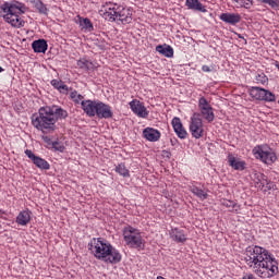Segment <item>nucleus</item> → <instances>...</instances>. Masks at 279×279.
<instances>
[{
    "label": "nucleus",
    "instance_id": "4be33fe9",
    "mask_svg": "<svg viewBox=\"0 0 279 279\" xmlns=\"http://www.w3.org/2000/svg\"><path fill=\"white\" fill-rule=\"evenodd\" d=\"M186 5L190 10H196V12H206V7H204L199 0H186Z\"/></svg>",
    "mask_w": 279,
    "mask_h": 279
},
{
    "label": "nucleus",
    "instance_id": "f704fd0d",
    "mask_svg": "<svg viewBox=\"0 0 279 279\" xmlns=\"http://www.w3.org/2000/svg\"><path fill=\"white\" fill-rule=\"evenodd\" d=\"M90 63L88 60H80L77 62V65L81 68V69H86V71H88V69H90Z\"/></svg>",
    "mask_w": 279,
    "mask_h": 279
},
{
    "label": "nucleus",
    "instance_id": "423d86ee",
    "mask_svg": "<svg viewBox=\"0 0 279 279\" xmlns=\"http://www.w3.org/2000/svg\"><path fill=\"white\" fill-rule=\"evenodd\" d=\"M123 236L129 247H133L135 250L143 247V236L141 235V231L133 227L124 228Z\"/></svg>",
    "mask_w": 279,
    "mask_h": 279
},
{
    "label": "nucleus",
    "instance_id": "39448f33",
    "mask_svg": "<svg viewBox=\"0 0 279 279\" xmlns=\"http://www.w3.org/2000/svg\"><path fill=\"white\" fill-rule=\"evenodd\" d=\"M1 10L2 12H4V21L12 25V27H23L25 25V21L21 19V14H25V12H27V7L24 3L4 2L1 5Z\"/></svg>",
    "mask_w": 279,
    "mask_h": 279
},
{
    "label": "nucleus",
    "instance_id": "b1692460",
    "mask_svg": "<svg viewBox=\"0 0 279 279\" xmlns=\"http://www.w3.org/2000/svg\"><path fill=\"white\" fill-rule=\"evenodd\" d=\"M156 51L166 58H173V48H171V46L159 45L156 47Z\"/></svg>",
    "mask_w": 279,
    "mask_h": 279
},
{
    "label": "nucleus",
    "instance_id": "0eeeda50",
    "mask_svg": "<svg viewBox=\"0 0 279 279\" xmlns=\"http://www.w3.org/2000/svg\"><path fill=\"white\" fill-rule=\"evenodd\" d=\"M190 132L193 138H202L204 136V122L202 121V114L193 113L190 122Z\"/></svg>",
    "mask_w": 279,
    "mask_h": 279
},
{
    "label": "nucleus",
    "instance_id": "bb28decb",
    "mask_svg": "<svg viewBox=\"0 0 279 279\" xmlns=\"http://www.w3.org/2000/svg\"><path fill=\"white\" fill-rule=\"evenodd\" d=\"M201 117H203V119H205V121H207L208 123H213L215 121V111L213 110V108L207 109V110H203L201 111Z\"/></svg>",
    "mask_w": 279,
    "mask_h": 279
},
{
    "label": "nucleus",
    "instance_id": "cd10ccee",
    "mask_svg": "<svg viewBox=\"0 0 279 279\" xmlns=\"http://www.w3.org/2000/svg\"><path fill=\"white\" fill-rule=\"evenodd\" d=\"M80 23H81L83 29H86L87 32H94L95 31V26H93V22H90V19H88V17H85V19L80 17Z\"/></svg>",
    "mask_w": 279,
    "mask_h": 279
},
{
    "label": "nucleus",
    "instance_id": "f03ea898",
    "mask_svg": "<svg viewBox=\"0 0 279 279\" xmlns=\"http://www.w3.org/2000/svg\"><path fill=\"white\" fill-rule=\"evenodd\" d=\"M69 112L62 107L46 106L39 108L37 113L32 116V125L43 134H53L56 132V123L62 119H66Z\"/></svg>",
    "mask_w": 279,
    "mask_h": 279
},
{
    "label": "nucleus",
    "instance_id": "473e14b6",
    "mask_svg": "<svg viewBox=\"0 0 279 279\" xmlns=\"http://www.w3.org/2000/svg\"><path fill=\"white\" fill-rule=\"evenodd\" d=\"M70 97L75 104H80V101L84 99V96H82V94H77V90L72 92Z\"/></svg>",
    "mask_w": 279,
    "mask_h": 279
},
{
    "label": "nucleus",
    "instance_id": "58836bf2",
    "mask_svg": "<svg viewBox=\"0 0 279 279\" xmlns=\"http://www.w3.org/2000/svg\"><path fill=\"white\" fill-rule=\"evenodd\" d=\"M243 8H246V10H250V8H252V0H244Z\"/></svg>",
    "mask_w": 279,
    "mask_h": 279
},
{
    "label": "nucleus",
    "instance_id": "ea45409f",
    "mask_svg": "<svg viewBox=\"0 0 279 279\" xmlns=\"http://www.w3.org/2000/svg\"><path fill=\"white\" fill-rule=\"evenodd\" d=\"M41 138H43L44 143H47V145H51V143H53V142L49 138V136H45V135H44Z\"/></svg>",
    "mask_w": 279,
    "mask_h": 279
},
{
    "label": "nucleus",
    "instance_id": "f257e3e1",
    "mask_svg": "<svg viewBox=\"0 0 279 279\" xmlns=\"http://www.w3.org/2000/svg\"><path fill=\"white\" fill-rule=\"evenodd\" d=\"M244 260L259 278L278 276V262L269 251L260 246H248L244 253Z\"/></svg>",
    "mask_w": 279,
    "mask_h": 279
},
{
    "label": "nucleus",
    "instance_id": "6e6552de",
    "mask_svg": "<svg viewBox=\"0 0 279 279\" xmlns=\"http://www.w3.org/2000/svg\"><path fill=\"white\" fill-rule=\"evenodd\" d=\"M253 154L256 158H259V160H262V162H264L265 165H274V162L278 160V156H276V153H274V150H264L260 146H256L255 148H253Z\"/></svg>",
    "mask_w": 279,
    "mask_h": 279
},
{
    "label": "nucleus",
    "instance_id": "6ab92c4d",
    "mask_svg": "<svg viewBox=\"0 0 279 279\" xmlns=\"http://www.w3.org/2000/svg\"><path fill=\"white\" fill-rule=\"evenodd\" d=\"M32 221V211L23 210L16 217V223L19 226H27Z\"/></svg>",
    "mask_w": 279,
    "mask_h": 279
},
{
    "label": "nucleus",
    "instance_id": "412c9836",
    "mask_svg": "<svg viewBox=\"0 0 279 279\" xmlns=\"http://www.w3.org/2000/svg\"><path fill=\"white\" fill-rule=\"evenodd\" d=\"M253 180H254V184L256 189H260V191H263V189H265V182H267V175L260 173V172H256L253 175Z\"/></svg>",
    "mask_w": 279,
    "mask_h": 279
},
{
    "label": "nucleus",
    "instance_id": "4c0bfd02",
    "mask_svg": "<svg viewBox=\"0 0 279 279\" xmlns=\"http://www.w3.org/2000/svg\"><path fill=\"white\" fill-rule=\"evenodd\" d=\"M202 71H204V73H213V71H215V68L214 65H203Z\"/></svg>",
    "mask_w": 279,
    "mask_h": 279
},
{
    "label": "nucleus",
    "instance_id": "72a5a7b5",
    "mask_svg": "<svg viewBox=\"0 0 279 279\" xmlns=\"http://www.w3.org/2000/svg\"><path fill=\"white\" fill-rule=\"evenodd\" d=\"M259 3H266L270 8H279V0H257Z\"/></svg>",
    "mask_w": 279,
    "mask_h": 279
},
{
    "label": "nucleus",
    "instance_id": "2eb2a0df",
    "mask_svg": "<svg viewBox=\"0 0 279 279\" xmlns=\"http://www.w3.org/2000/svg\"><path fill=\"white\" fill-rule=\"evenodd\" d=\"M143 136L144 138H146V141H149L150 143H156L157 141H160V131L154 128H146L143 131Z\"/></svg>",
    "mask_w": 279,
    "mask_h": 279
},
{
    "label": "nucleus",
    "instance_id": "79ce46f5",
    "mask_svg": "<svg viewBox=\"0 0 279 279\" xmlns=\"http://www.w3.org/2000/svg\"><path fill=\"white\" fill-rule=\"evenodd\" d=\"M0 73H3V68L0 66Z\"/></svg>",
    "mask_w": 279,
    "mask_h": 279
},
{
    "label": "nucleus",
    "instance_id": "f8f14e48",
    "mask_svg": "<svg viewBox=\"0 0 279 279\" xmlns=\"http://www.w3.org/2000/svg\"><path fill=\"white\" fill-rule=\"evenodd\" d=\"M112 108L110 105L98 101L96 107V117L98 119H112Z\"/></svg>",
    "mask_w": 279,
    "mask_h": 279
},
{
    "label": "nucleus",
    "instance_id": "4468645a",
    "mask_svg": "<svg viewBox=\"0 0 279 279\" xmlns=\"http://www.w3.org/2000/svg\"><path fill=\"white\" fill-rule=\"evenodd\" d=\"M172 128L179 138H186L187 132L184 129V125H182V120L180 118L175 117L172 119Z\"/></svg>",
    "mask_w": 279,
    "mask_h": 279
},
{
    "label": "nucleus",
    "instance_id": "c9c22d12",
    "mask_svg": "<svg viewBox=\"0 0 279 279\" xmlns=\"http://www.w3.org/2000/svg\"><path fill=\"white\" fill-rule=\"evenodd\" d=\"M52 147L54 148L56 151H64V145L60 144V142L54 141L51 143Z\"/></svg>",
    "mask_w": 279,
    "mask_h": 279
},
{
    "label": "nucleus",
    "instance_id": "a211bd4d",
    "mask_svg": "<svg viewBox=\"0 0 279 279\" xmlns=\"http://www.w3.org/2000/svg\"><path fill=\"white\" fill-rule=\"evenodd\" d=\"M229 165L234 169L235 171H245V161L236 159L234 156L229 155L228 156Z\"/></svg>",
    "mask_w": 279,
    "mask_h": 279
},
{
    "label": "nucleus",
    "instance_id": "ddd939ff",
    "mask_svg": "<svg viewBox=\"0 0 279 279\" xmlns=\"http://www.w3.org/2000/svg\"><path fill=\"white\" fill-rule=\"evenodd\" d=\"M98 104L99 101L95 100H83L81 102V106L85 114H87V117H96Z\"/></svg>",
    "mask_w": 279,
    "mask_h": 279
},
{
    "label": "nucleus",
    "instance_id": "f3484780",
    "mask_svg": "<svg viewBox=\"0 0 279 279\" xmlns=\"http://www.w3.org/2000/svg\"><path fill=\"white\" fill-rule=\"evenodd\" d=\"M32 47H33V51H35V53H46L47 49H49V45L47 44V40H45V39H38V40L33 41Z\"/></svg>",
    "mask_w": 279,
    "mask_h": 279
},
{
    "label": "nucleus",
    "instance_id": "20e7f679",
    "mask_svg": "<svg viewBox=\"0 0 279 279\" xmlns=\"http://www.w3.org/2000/svg\"><path fill=\"white\" fill-rule=\"evenodd\" d=\"M99 14L102 16V19L110 21L111 23H114V21L118 19V21H121L122 25H130L133 16L130 9L112 3L102 5L99 10Z\"/></svg>",
    "mask_w": 279,
    "mask_h": 279
},
{
    "label": "nucleus",
    "instance_id": "a19ab883",
    "mask_svg": "<svg viewBox=\"0 0 279 279\" xmlns=\"http://www.w3.org/2000/svg\"><path fill=\"white\" fill-rule=\"evenodd\" d=\"M235 1V3H238V5H240L241 8H243L245 0H233Z\"/></svg>",
    "mask_w": 279,
    "mask_h": 279
},
{
    "label": "nucleus",
    "instance_id": "9d476101",
    "mask_svg": "<svg viewBox=\"0 0 279 279\" xmlns=\"http://www.w3.org/2000/svg\"><path fill=\"white\" fill-rule=\"evenodd\" d=\"M25 155L27 156V158H29V160H32L33 165H35L37 169H41L44 171H49L51 169V166L48 163L47 160L36 156L31 149H26Z\"/></svg>",
    "mask_w": 279,
    "mask_h": 279
},
{
    "label": "nucleus",
    "instance_id": "7c9ffc66",
    "mask_svg": "<svg viewBox=\"0 0 279 279\" xmlns=\"http://www.w3.org/2000/svg\"><path fill=\"white\" fill-rule=\"evenodd\" d=\"M256 80V84H262L263 86H265V84H267L269 82V78L267 77V75L263 72H260L259 74L256 75L255 77Z\"/></svg>",
    "mask_w": 279,
    "mask_h": 279
},
{
    "label": "nucleus",
    "instance_id": "e433bc0d",
    "mask_svg": "<svg viewBox=\"0 0 279 279\" xmlns=\"http://www.w3.org/2000/svg\"><path fill=\"white\" fill-rule=\"evenodd\" d=\"M264 186H266L267 191H271L275 189L276 184H274V182L268 181V179H266V182H264Z\"/></svg>",
    "mask_w": 279,
    "mask_h": 279
},
{
    "label": "nucleus",
    "instance_id": "aec40b11",
    "mask_svg": "<svg viewBox=\"0 0 279 279\" xmlns=\"http://www.w3.org/2000/svg\"><path fill=\"white\" fill-rule=\"evenodd\" d=\"M170 238L172 241H175V243H185L186 241V234H184V231L174 228L170 231Z\"/></svg>",
    "mask_w": 279,
    "mask_h": 279
},
{
    "label": "nucleus",
    "instance_id": "a878e982",
    "mask_svg": "<svg viewBox=\"0 0 279 279\" xmlns=\"http://www.w3.org/2000/svg\"><path fill=\"white\" fill-rule=\"evenodd\" d=\"M221 206H225V208H229V210L232 213L235 210V213L239 210V204H236V202L234 201H230V199H221L220 201Z\"/></svg>",
    "mask_w": 279,
    "mask_h": 279
},
{
    "label": "nucleus",
    "instance_id": "393cba45",
    "mask_svg": "<svg viewBox=\"0 0 279 279\" xmlns=\"http://www.w3.org/2000/svg\"><path fill=\"white\" fill-rule=\"evenodd\" d=\"M50 84L53 88L59 90V93H69V86H66L62 80H52Z\"/></svg>",
    "mask_w": 279,
    "mask_h": 279
},
{
    "label": "nucleus",
    "instance_id": "1a4fd4ad",
    "mask_svg": "<svg viewBox=\"0 0 279 279\" xmlns=\"http://www.w3.org/2000/svg\"><path fill=\"white\" fill-rule=\"evenodd\" d=\"M250 95L258 101H276L274 93L258 86L251 87Z\"/></svg>",
    "mask_w": 279,
    "mask_h": 279
},
{
    "label": "nucleus",
    "instance_id": "c03bdc74",
    "mask_svg": "<svg viewBox=\"0 0 279 279\" xmlns=\"http://www.w3.org/2000/svg\"><path fill=\"white\" fill-rule=\"evenodd\" d=\"M0 215H1V209H0Z\"/></svg>",
    "mask_w": 279,
    "mask_h": 279
},
{
    "label": "nucleus",
    "instance_id": "37998d69",
    "mask_svg": "<svg viewBox=\"0 0 279 279\" xmlns=\"http://www.w3.org/2000/svg\"><path fill=\"white\" fill-rule=\"evenodd\" d=\"M277 69L279 70V63L276 64Z\"/></svg>",
    "mask_w": 279,
    "mask_h": 279
},
{
    "label": "nucleus",
    "instance_id": "c85d7f7f",
    "mask_svg": "<svg viewBox=\"0 0 279 279\" xmlns=\"http://www.w3.org/2000/svg\"><path fill=\"white\" fill-rule=\"evenodd\" d=\"M116 173H119V175H122V178H130V170H128L125 163H119L116 167Z\"/></svg>",
    "mask_w": 279,
    "mask_h": 279
},
{
    "label": "nucleus",
    "instance_id": "c756f323",
    "mask_svg": "<svg viewBox=\"0 0 279 279\" xmlns=\"http://www.w3.org/2000/svg\"><path fill=\"white\" fill-rule=\"evenodd\" d=\"M198 108L201 111H206V110H210V108H213V106H210V104L208 102V100L206 99V97H201L198 100Z\"/></svg>",
    "mask_w": 279,
    "mask_h": 279
},
{
    "label": "nucleus",
    "instance_id": "dca6fc26",
    "mask_svg": "<svg viewBox=\"0 0 279 279\" xmlns=\"http://www.w3.org/2000/svg\"><path fill=\"white\" fill-rule=\"evenodd\" d=\"M220 21L228 23L229 25H236L241 23V15L239 13H221Z\"/></svg>",
    "mask_w": 279,
    "mask_h": 279
},
{
    "label": "nucleus",
    "instance_id": "7ed1b4c3",
    "mask_svg": "<svg viewBox=\"0 0 279 279\" xmlns=\"http://www.w3.org/2000/svg\"><path fill=\"white\" fill-rule=\"evenodd\" d=\"M87 247L97 260L110 263L111 265L121 263V253H119V251H117V248H114L112 244L104 238H93L87 244Z\"/></svg>",
    "mask_w": 279,
    "mask_h": 279
},
{
    "label": "nucleus",
    "instance_id": "9b49d317",
    "mask_svg": "<svg viewBox=\"0 0 279 279\" xmlns=\"http://www.w3.org/2000/svg\"><path fill=\"white\" fill-rule=\"evenodd\" d=\"M130 108L134 114H137L141 119H147L149 117V111H147V108L143 102H141L137 99H134L130 102Z\"/></svg>",
    "mask_w": 279,
    "mask_h": 279
},
{
    "label": "nucleus",
    "instance_id": "5701e85b",
    "mask_svg": "<svg viewBox=\"0 0 279 279\" xmlns=\"http://www.w3.org/2000/svg\"><path fill=\"white\" fill-rule=\"evenodd\" d=\"M191 193H193V195H195L196 197H198V199H202V202H204V199H208V192L204 191L195 185H192L190 187Z\"/></svg>",
    "mask_w": 279,
    "mask_h": 279
},
{
    "label": "nucleus",
    "instance_id": "2f4dec72",
    "mask_svg": "<svg viewBox=\"0 0 279 279\" xmlns=\"http://www.w3.org/2000/svg\"><path fill=\"white\" fill-rule=\"evenodd\" d=\"M35 8L38 10L39 14H47V12H49L45 3H43L40 0L35 2Z\"/></svg>",
    "mask_w": 279,
    "mask_h": 279
}]
</instances>
